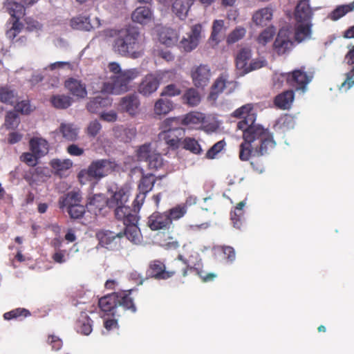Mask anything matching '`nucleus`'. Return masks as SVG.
Instances as JSON below:
<instances>
[{"mask_svg":"<svg viewBox=\"0 0 354 354\" xmlns=\"http://www.w3.org/2000/svg\"><path fill=\"white\" fill-rule=\"evenodd\" d=\"M214 250H218V251H221L223 253L225 259L228 262L232 263L236 259L235 250L231 246H228V245L216 246V247H214Z\"/></svg>","mask_w":354,"mask_h":354,"instance_id":"e2e57ef3","label":"nucleus"},{"mask_svg":"<svg viewBox=\"0 0 354 354\" xmlns=\"http://www.w3.org/2000/svg\"><path fill=\"white\" fill-rule=\"evenodd\" d=\"M172 10L180 19H183L187 14L188 8L183 0H175L172 5Z\"/></svg>","mask_w":354,"mask_h":354,"instance_id":"13d9d810","label":"nucleus"},{"mask_svg":"<svg viewBox=\"0 0 354 354\" xmlns=\"http://www.w3.org/2000/svg\"><path fill=\"white\" fill-rule=\"evenodd\" d=\"M116 300L115 292H114L101 297L99 299L98 306L100 310L106 315L113 317H120L122 316V312L118 309Z\"/></svg>","mask_w":354,"mask_h":354,"instance_id":"2eb2a0df","label":"nucleus"},{"mask_svg":"<svg viewBox=\"0 0 354 354\" xmlns=\"http://www.w3.org/2000/svg\"><path fill=\"white\" fill-rule=\"evenodd\" d=\"M183 133L184 132H160L158 138L164 141L169 148L177 149L182 143L181 138Z\"/></svg>","mask_w":354,"mask_h":354,"instance_id":"412c9836","label":"nucleus"},{"mask_svg":"<svg viewBox=\"0 0 354 354\" xmlns=\"http://www.w3.org/2000/svg\"><path fill=\"white\" fill-rule=\"evenodd\" d=\"M20 119L17 111H10L7 112L3 124L6 129L14 130L18 127Z\"/></svg>","mask_w":354,"mask_h":354,"instance_id":"3c124183","label":"nucleus"},{"mask_svg":"<svg viewBox=\"0 0 354 354\" xmlns=\"http://www.w3.org/2000/svg\"><path fill=\"white\" fill-rule=\"evenodd\" d=\"M311 23H306V24H299L296 26L295 31V39L300 43L306 39L311 37Z\"/></svg>","mask_w":354,"mask_h":354,"instance_id":"79ce46f5","label":"nucleus"},{"mask_svg":"<svg viewBox=\"0 0 354 354\" xmlns=\"http://www.w3.org/2000/svg\"><path fill=\"white\" fill-rule=\"evenodd\" d=\"M160 84L158 79L152 74L147 75L138 86L140 94L148 96L155 92Z\"/></svg>","mask_w":354,"mask_h":354,"instance_id":"aec40b11","label":"nucleus"},{"mask_svg":"<svg viewBox=\"0 0 354 354\" xmlns=\"http://www.w3.org/2000/svg\"><path fill=\"white\" fill-rule=\"evenodd\" d=\"M70 26L73 29L82 31H91L93 28L89 17L82 15L73 17Z\"/></svg>","mask_w":354,"mask_h":354,"instance_id":"c9c22d12","label":"nucleus"},{"mask_svg":"<svg viewBox=\"0 0 354 354\" xmlns=\"http://www.w3.org/2000/svg\"><path fill=\"white\" fill-rule=\"evenodd\" d=\"M275 28L273 26H270L265 28L257 38L258 44L266 46L272 39L275 35Z\"/></svg>","mask_w":354,"mask_h":354,"instance_id":"864d4df0","label":"nucleus"},{"mask_svg":"<svg viewBox=\"0 0 354 354\" xmlns=\"http://www.w3.org/2000/svg\"><path fill=\"white\" fill-rule=\"evenodd\" d=\"M281 76L286 79L287 84L296 91H305L306 86L311 81L313 76L304 71V67L297 69L291 73L281 74Z\"/></svg>","mask_w":354,"mask_h":354,"instance_id":"423d86ee","label":"nucleus"},{"mask_svg":"<svg viewBox=\"0 0 354 354\" xmlns=\"http://www.w3.org/2000/svg\"><path fill=\"white\" fill-rule=\"evenodd\" d=\"M7 8L12 18H21L25 15V6L22 3L9 0Z\"/></svg>","mask_w":354,"mask_h":354,"instance_id":"de8ad7c7","label":"nucleus"},{"mask_svg":"<svg viewBox=\"0 0 354 354\" xmlns=\"http://www.w3.org/2000/svg\"><path fill=\"white\" fill-rule=\"evenodd\" d=\"M344 60L348 65H353L352 68L346 74V80L341 85L342 88L348 90L354 84V45L346 54Z\"/></svg>","mask_w":354,"mask_h":354,"instance_id":"4be33fe9","label":"nucleus"},{"mask_svg":"<svg viewBox=\"0 0 354 354\" xmlns=\"http://www.w3.org/2000/svg\"><path fill=\"white\" fill-rule=\"evenodd\" d=\"M181 118L174 117L165 119L160 125V132H184Z\"/></svg>","mask_w":354,"mask_h":354,"instance_id":"473e14b6","label":"nucleus"},{"mask_svg":"<svg viewBox=\"0 0 354 354\" xmlns=\"http://www.w3.org/2000/svg\"><path fill=\"white\" fill-rule=\"evenodd\" d=\"M142 176L138 182V189L139 192L148 194L151 192L157 180L161 179L162 176L156 177L153 174H145L143 169H140Z\"/></svg>","mask_w":354,"mask_h":354,"instance_id":"5701e85b","label":"nucleus"},{"mask_svg":"<svg viewBox=\"0 0 354 354\" xmlns=\"http://www.w3.org/2000/svg\"><path fill=\"white\" fill-rule=\"evenodd\" d=\"M50 165L55 174L62 176L66 171L72 167L73 162L70 159L55 158L50 162Z\"/></svg>","mask_w":354,"mask_h":354,"instance_id":"e433bc0d","label":"nucleus"},{"mask_svg":"<svg viewBox=\"0 0 354 354\" xmlns=\"http://www.w3.org/2000/svg\"><path fill=\"white\" fill-rule=\"evenodd\" d=\"M137 68L124 70L118 75H113L109 82L104 84V89L113 94L119 95L131 90L132 82L139 76Z\"/></svg>","mask_w":354,"mask_h":354,"instance_id":"20e7f679","label":"nucleus"},{"mask_svg":"<svg viewBox=\"0 0 354 354\" xmlns=\"http://www.w3.org/2000/svg\"><path fill=\"white\" fill-rule=\"evenodd\" d=\"M190 77L196 88H204L209 84L212 77L210 67L207 64L193 66L190 71Z\"/></svg>","mask_w":354,"mask_h":354,"instance_id":"6e6552de","label":"nucleus"},{"mask_svg":"<svg viewBox=\"0 0 354 354\" xmlns=\"http://www.w3.org/2000/svg\"><path fill=\"white\" fill-rule=\"evenodd\" d=\"M236 86V82L230 80L229 75L227 73L221 74L214 81L211 86V91L209 94V98L216 100L219 94L227 90V93H232Z\"/></svg>","mask_w":354,"mask_h":354,"instance_id":"0eeeda50","label":"nucleus"},{"mask_svg":"<svg viewBox=\"0 0 354 354\" xmlns=\"http://www.w3.org/2000/svg\"><path fill=\"white\" fill-rule=\"evenodd\" d=\"M273 12L272 8L266 7L261 8L252 15V20L256 26H266L272 19Z\"/></svg>","mask_w":354,"mask_h":354,"instance_id":"393cba45","label":"nucleus"},{"mask_svg":"<svg viewBox=\"0 0 354 354\" xmlns=\"http://www.w3.org/2000/svg\"><path fill=\"white\" fill-rule=\"evenodd\" d=\"M140 105V100L134 93L123 97L120 102L121 110L131 116H135L139 113Z\"/></svg>","mask_w":354,"mask_h":354,"instance_id":"dca6fc26","label":"nucleus"},{"mask_svg":"<svg viewBox=\"0 0 354 354\" xmlns=\"http://www.w3.org/2000/svg\"><path fill=\"white\" fill-rule=\"evenodd\" d=\"M202 26L200 24L194 25L187 37H184L179 44L180 48L185 52H191L195 49L199 43Z\"/></svg>","mask_w":354,"mask_h":354,"instance_id":"4468645a","label":"nucleus"},{"mask_svg":"<svg viewBox=\"0 0 354 354\" xmlns=\"http://www.w3.org/2000/svg\"><path fill=\"white\" fill-rule=\"evenodd\" d=\"M354 10V1L348 4L338 6L330 14L328 17L333 21H337Z\"/></svg>","mask_w":354,"mask_h":354,"instance_id":"a18cd8bd","label":"nucleus"},{"mask_svg":"<svg viewBox=\"0 0 354 354\" xmlns=\"http://www.w3.org/2000/svg\"><path fill=\"white\" fill-rule=\"evenodd\" d=\"M30 151L37 155V157H42L48 151V142L41 138H33L29 142Z\"/></svg>","mask_w":354,"mask_h":354,"instance_id":"2f4dec72","label":"nucleus"},{"mask_svg":"<svg viewBox=\"0 0 354 354\" xmlns=\"http://www.w3.org/2000/svg\"><path fill=\"white\" fill-rule=\"evenodd\" d=\"M181 93V91L180 88L174 84H170L167 85L161 92V96H169V97H174L178 96Z\"/></svg>","mask_w":354,"mask_h":354,"instance_id":"338daca9","label":"nucleus"},{"mask_svg":"<svg viewBox=\"0 0 354 354\" xmlns=\"http://www.w3.org/2000/svg\"><path fill=\"white\" fill-rule=\"evenodd\" d=\"M183 104L189 106H196L201 102L200 93L195 88H187L182 96Z\"/></svg>","mask_w":354,"mask_h":354,"instance_id":"ea45409f","label":"nucleus"},{"mask_svg":"<svg viewBox=\"0 0 354 354\" xmlns=\"http://www.w3.org/2000/svg\"><path fill=\"white\" fill-rule=\"evenodd\" d=\"M167 271L174 272L172 277L178 273H181V276L183 277H186L188 275L189 271H194L202 279L203 282L212 281L216 277V275L214 273H208L205 274L203 270L200 268L198 263H196L194 266H191L189 265H185L183 263H180V261H172L171 263V267L168 268Z\"/></svg>","mask_w":354,"mask_h":354,"instance_id":"39448f33","label":"nucleus"},{"mask_svg":"<svg viewBox=\"0 0 354 354\" xmlns=\"http://www.w3.org/2000/svg\"><path fill=\"white\" fill-rule=\"evenodd\" d=\"M30 312L26 308H17L13 309L9 312L5 313L3 315L4 319L6 320H22L23 319L30 316Z\"/></svg>","mask_w":354,"mask_h":354,"instance_id":"09e8293b","label":"nucleus"},{"mask_svg":"<svg viewBox=\"0 0 354 354\" xmlns=\"http://www.w3.org/2000/svg\"><path fill=\"white\" fill-rule=\"evenodd\" d=\"M11 28L6 32V36L10 39H14L16 36L21 31L24 25L19 21L20 18H12Z\"/></svg>","mask_w":354,"mask_h":354,"instance_id":"4d7b16f0","label":"nucleus"},{"mask_svg":"<svg viewBox=\"0 0 354 354\" xmlns=\"http://www.w3.org/2000/svg\"><path fill=\"white\" fill-rule=\"evenodd\" d=\"M17 101V94L15 90L8 86H0V102L2 103L14 105Z\"/></svg>","mask_w":354,"mask_h":354,"instance_id":"a19ab883","label":"nucleus"},{"mask_svg":"<svg viewBox=\"0 0 354 354\" xmlns=\"http://www.w3.org/2000/svg\"><path fill=\"white\" fill-rule=\"evenodd\" d=\"M59 130L63 138L66 140L75 141L77 140L79 129L73 124L62 123Z\"/></svg>","mask_w":354,"mask_h":354,"instance_id":"58836bf2","label":"nucleus"},{"mask_svg":"<svg viewBox=\"0 0 354 354\" xmlns=\"http://www.w3.org/2000/svg\"><path fill=\"white\" fill-rule=\"evenodd\" d=\"M137 224L138 223L125 224L124 230L119 232L122 234V238L125 236L133 243L139 244L142 241V234Z\"/></svg>","mask_w":354,"mask_h":354,"instance_id":"c85d7f7f","label":"nucleus"},{"mask_svg":"<svg viewBox=\"0 0 354 354\" xmlns=\"http://www.w3.org/2000/svg\"><path fill=\"white\" fill-rule=\"evenodd\" d=\"M115 216L118 220L122 221L124 225L138 223L139 216L126 204L113 207Z\"/></svg>","mask_w":354,"mask_h":354,"instance_id":"a211bd4d","label":"nucleus"},{"mask_svg":"<svg viewBox=\"0 0 354 354\" xmlns=\"http://www.w3.org/2000/svg\"><path fill=\"white\" fill-rule=\"evenodd\" d=\"M295 16L298 23H310L313 12L308 0H301L298 2Z\"/></svg>","mask_w":354,"mask_h":354,"instance_id":"6ab92c4d","label":"nucleus"},{"mask_svg":"<svg viewBox=\"0 0 354 354\" xmlns=\"http://www.w3.org/2000/svg\"><path fill=\"white\" fill-rule=\"evenodd\" d=\"M293 47L290 32L287 28H281L273 43V51L278 55L289 53Z\"/></svg>","mask_w":354,"mask_h":354,"instance_id":"1a4fd4ad","label":"nucleus"},{"mask_svg":"<svg viewBox=\"0 0 354 354\" xmlns=\"http://www.w3.org/2000/svg\"><path fill=\"white\" fill-rule=\"evenodd\" d=\"M104 32L106 37L112 39L114 53L133 59L140 56V35L136 28H108Z\"/></svg>","mask_w":354,"mask_h":354,"instance_id":"f03ea898","label":"nucleus"},{"mask_svg":"<svg viewBox=\"0 0 354 354\" xmlns=\"http://www.w3.org/2000/svg\"><path fill=\"white\" fill-rule=\"evenodd\" d=\"M232 116L242 119L237 123V128L243 131V139L254 145V155L258 157L269 153L276 142L268 129L255 124L257 114L253 104H246L236 109Z\"/></svg>","mask_w":354,"mask_h":354,"instance_id":"f257e3e1","label":"nucleus"},{"mask_svg":"<svg viewBox=\"0 0 354 354\" xmlns=\"http://www.w3.org/2000/svg\"><path fill=\"white\" fill-rule=\"evenodd\" d=\"M66 211L68 212L71 218L79 219L84 216L86 212V207L84 205L80 203L77 205L70 207Z\"/></svg>","mask_w":354,"mask_h":354,"instance_id":"bf43d9fd","label":"nucleus"},{"mask_svg":"<svg viewBox=\"0 0 354 354\" xmlns=\"http://www.w3.org/2000/svg\"><path fill=\"white\" fill-rule=\"evenodd\" d=\"M183 125L194 127L202 124L205 121L204 113L198 111H191L181 118Z\"/></svg>","mask_w":354,"mask_h":354,"instance_id":"f704fd0d","label":"nucleus"},{"mask_svg":"<svg viewBox=\"0 0 354 354\" xmlns=\"http://www.w3.org/2000/svg\"><path fill=\"white\" fill-rule=\"evenodd\" d=\"M95 236L99 242V245L109 250H114L120 245L122 234L115 233L108 230H100L96 232Z\"/></svg>","mask_w":354,"mask_h":354,"instance_id":"9d476101","label":"nucleus"},{"mask_svg":"<svg viewBox=\"0 0 354 354\" xmlns=\"http://www.w3.org/2000/svg\"><path fill=\"white\" fill-rule=\"evenodd\" d=\"M40 157L31 152H24L20 156V160L29 167H34L38 164V160Z\"/></svg>","mask_w":354,"mask_h":354,"instance_id":"0e129e2a","label":"nucleus"},{"mask_svg":"<svg viewBox=\"0 0 354 354\" xmlns=\"http://www.w3.org/2000/svg\"><path fill=\"white\" fill-rule=\"evenodd\" d=\"M92 324L93 321L86 314L81 315L75 324L77 332L84 335H89L93 330Z\"/></svg>","mask_w":354,"mask_h":354,"instance_id":"4c0bfd02","label":"nucleus"},{"mask_svg":"<svg viewBox=\"0 0 354 354\" xmlns=\"http://www.w3.org/2000/svg\"><path fill=\"white\" fill-rule=\"evenodd\" d=\"M181 144L185 149L190 151L194 154H201L202 152L201 145L195 138L187 137Z\"/></svg>","mask_w":354,"mask_h":354,"instance_id":"5fc2aeb1","label":"nucleus"},{"mask_svg":"<svg viewBox=\"0 0 354 354\" xmlns=\"http://www.w3.org/2000/svg\"><path fill=\"white\" fill-rule=\"evenodd\" d=\"M160 41L170 47L176 44L178 40V33L174 29L162 27L158 33Z\"/></svg>","mask_w":354,"mask_h":354,"instance_id":"cd10ccee","label":"nucleus"},{"mask_svg":"<svg viewBox=\"0 0 354 354\" xmlns=\"http://www.w3.org/2000/svg\"><path fill=\"white\" fill-rule=\"evenodd\" d=\"M116 166L114 161L108 159L94 160L86 169H82L78 173L77 178L81 184H86L93 180H99L113 172Z\"/></svg>","mask_w":354,"mask_h":354,"instance_id":"7ed1b4c3","label":"nucleus"},{"mask_svg":"<svg viewBox=\"0 0 354 354\" xmlns=\"http://www.w3.org/2000/svg\"><path fill=\"white\" fill-rule=\"evenodd\" d=\"M252 57L251 50L248 48H241L236 56V66L241 75L247 73L248 61Z\"/></svg>","mask_w":354,"mask_h":354,"instance_id":"7c9ffc66","label":"nucleus"},{"mask_svg":"<svg viewBox=\"0 0 354 354\" xmlns=\"http://www.w3.org/2000/svg\"><path fill=\"white\" fill-rule=\"evenodd\" d=\"M186 205H177L166 211L165 213L170 218L171 225L173 221H177L183 218L187 213Z\"/></svg>","mask_w":354,"mask_h":354,"instance_id":"603ef678","label":"nucleus"},{"mask_svg":"<svg viewBox=\"0 0 354 354\" xmlns=\"http://www.w3.org/2000/svg\"><path fill=\"white\" fill-rule=\"evenodd\" d=\"M152 12L147 6H140L131 14L132 21L140 24H147L152 20Z\"/></svg>","mask_w":354,"mask_h":354,"instance_id":"c756f323","label":"nucleus"},{"mask_svg":"<svg viewBox=\"0 0 354 354\" xmlns=\"http://www.w3.org/2000/svg\"><path fill=\"white\" fill-rule=\"evenodd\" d=\"M50 102L55 109H66L71 105L73 100L68 95H54L50 97Z\"/></svg>","mask_w":354,"mask_h":354,"instance_id":"37998d69","label":"nucleus"},{"mask_svg":"<svg viewBox=\"0 0 354 354\" xmlns=\"http://www.w3.org/2000/svg\"><path fill=\"white\" fill-rule=\"evenodd\" d=\"M148 161V168L156 171L163 165V159L160 153H153Z\"/></svg>","mask_w":354,"mask_h":354,"instance_id":"680f3d73","label":"nucleus"},{"mask_svg":"<svg viewBox=\"0 0 354 354\" xmlns=\"http://www.w3.org/2000/svg\"><path fill=\"white\" fill-rule=\"evenodd\" d=\"M135 291L133 289H129L126 290H120L115 292V297L117 299L118 309L120 310V308L123 312H130L131 313H135L137 311V307L134 302V298L132 296L133 292Z\"/></svg>","mask_w":354,"mask_h":354,"instance_id":"f8f14e48","label":"nucleus"},{"mask_svg":"<svg viewBox=\"0 0 354 354\" xmlns=\"http://www.w3.org/2000/svg\"><path fill=\"white\" fill-rule=\"evenodd\" d=\"M225 146V142L220 140L215 143L206 153L205 157L208 159H213L221 151Z\"/></svg>","mask_w":354,"mask_h":354,"instance_id":"69168bd1","label":"nucleus"},{"mask_svg":"<svg viewBox=\"0 0 354 354\" xmlns=\"http://www.w3.org/2000/svg\"><path fill=\"white\" fill-rule=\"evenodd\" d=\"M295 93L292 90L285 91L277 95L274 99V105L281 109H289L294 101Z\"/></svg>","mask_w":354,"mask_h":354,"instance_id":"a878e982","label":"nucleus"},{"mask_svg":"<svg viewBox=\"0 0 354 354\" xmlns=\"http://www.w3.org/2000/svg\"><path fill=\"white\" fill-rule=\"evenodd\" d=\"M147 225L152 231L168 230L171 227V221L165 212L156 211L148 217Z\"/></svg>","mask_w":354,"mask_h":354,"instance_id":"ddd939ff","label":"nucleus"},{"mask_svg":"<svg viewBox=\"0 0 354 354\" xmlns=\"http://www.w3.org/2000/svg\"><path fill=\"white\" fill-rule=\"evenodd\" d=\"M129 196L127 192L124 189H120L116 191L109 198H108L104 203H106L107 207L109 208L116 207L122 205L126 204L128 201Z\"/></svg>","mask_w":354,"mask_h":354,"instance_id":"72a5a7b5","label":"nucleus"},{"mask_svg":"<svg viewBox=\"0 0 354 354\" xmlns=\"http://www.w3.org/2000/svg\"><path fill=\"white\" fill-rule=\"evenodd\" d=\"M153 153L151 151V144L147 143L141 145L137 150V157L139 160L147 161Z\"/></svg>","mask_w":354,"mask_h":354,"instance_id":"052dcab7","label":"nucleus"},{"mask_svg":"<svg viewBox=\"0 0 354 354\" xmlns=\"http://www.w3.org/2000/svg\"><path fill=\"white\" fill-rule=\"evenodd\" d=\"M174 272L167 271L164 262L159 259L152 260L149 263L146 272L147 279L153 278L157 280H166L172 277Z\"/></svg>","mask_w":354,"mask_h":354,"instance_id":"9b49d317","label":"nucleus"},{"mask_svg":"<svg viewBox=\"0 0 354 354\" xmlns=\"http://www.w3.org/2000/svg\"><path fill=\"white\" fill-rule=\"evenodd\" d=\"M82 196L77 192H70L64 196L59 198L58 201L59 207L62 209H68L71 207L81 203Z\"/></svg>","mask_w":354,"mask_h":354,"instance_id":"b1692460","label":"nucleus"},{"mask_svg":"<svg viewBox=\"0 0 354 354\" xmlns=\"http://www.w3.org/2000/svg\"><path fill=\"white\" fill-rule=\"evenodd\" d=\"M246 30L243 27H236L233 30L227 37V43L229 44H234L243 38L245 35Z\"/></svg>","mask_w":354,"mask_h":354,"instance_id":"6e6d98bb","label":"nucleus"},{"mask_svg":"<svg viewBox=\"0 0 354 354\" xmlns=\"http://www.w3.org/2000/svg\"><path fill=\"white\" fill-rule=\"evenodd\" d=\"M64 86L72 95L78 99L87 96L86 84L81 80L71 77L65 81Z\"/></svg>","mask_w":354,"mask_h":354,"instance_id":"f3484780","label":"nucleus"},{"mask_svg":"<svg viewBox=\"0 0 354 354\" xmlns=\"http://www.w3.org/2000/svg\"><path fill=\"white\" fill-rule=\"evenodd\" d=\"M102 125L99 121L95 120L89 122L86 128V133L89 137H95L100 131Z\"/></svg>","mask_w":354,"mask_h":354,"instance_id":"774afa93","label":"nucleus"},{"mask_svg":"<svg viewBox=\"0 0 354 354\" xmlns=\"http://www.w3.org/2000/svg\"><path fill=\"white\" fill-rule=\"evenodd\" d=\"M112 100L108 97L97 96L89 100L86 104L87 110L91 113H97L102 109L110 106Z\"/></svg>","mask_w":354,"mask_h":354,"instance_id":"bb28decb","label":"nucleus"},{"mask_svg":"<svg viewBox=\"0 0 354 354\" xmlns=\"http://www.w3.org/2000/svg\"><path fill=\"white\" fill-rule=\"evenodd\" d=\"M245 203L244 201L239 202L235 207L234 210L231 212V220L233 226L236 229H241L243 223V210Z\"/></svg>","mask_w":354,"mask_h":354,"instance_id":"c03bdc74","label":"nucleus"},{"mask_svg":"<svg viewBox=\"0 0 354 354\" xmlns=\"http://www.w3.org/2000/svg\"><path fill=\"white\" fill-rule=\"evenodd\" d=\"M173 109L171 100L164 98L158 100L154 104V113L156 115H166Z\"/></svg>","mask_w":354,"mask_h":354,"instance_id":"49530a36","label":"nucleus"},{"mask_svg":"<svg viewBox=\"0 0 354 354\" xmlns=\"http://www.w3.org/2000/svg\"><path fill=\"white\" fill-rule=\"evenodd\" d=\"M252 156H258L257 155H254V145L243 140L239 147V157L240 160L242 161H248Z\"/></svg>","mask_w":354,"mask_h":354,"instance_id":"8fccbe9b","label":"nucleus"}]
</instances>
